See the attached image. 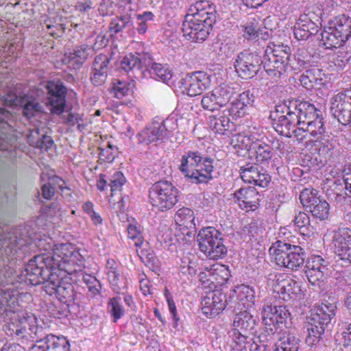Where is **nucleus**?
I'll return each mask as SVG.
<instances>
[{
  "mask_svg": "<svg viewBox=\"0 0 351 351\" xmlns=\"http://www.w3.org/2000/svg\"><path fill=\"white\" fill-rule=\"evenodd\" d=\"M82 267L83 258L79 252L71 244L60 243L53 253L35 255L29 261L23 269V281L31 285L43 284L48 295H56L61 279L56 271L72 275L82 271Z\"/></svg>",
  "mask_w": 351,
  "mask_h": 351,
  "instance_id": "obj_1",
  "label": "nucleus"
},
{
  "mask_svg": "<svg viewBox=\"0 0 351 351\" xmlns=\"http://www.w3.org/2000/svg\"><path fill=\"white\" fill-rule=\"evenodd\" d=\"M311 104L299 99L285 100L275 106L269 118L275 130L286 137H291V131L297 126L299 116H302Z\"/></svg>",
  "mask_w": 351,
  "mask_h": 351,
  "instance_id": "obj_2",
  "label": "nucleus"
},
{
  "mask_svg": "<svg viewBox=\"0 0 351 351\" xmlns=\"http://www.w3.org/2000/svg\"><path fill=\"white\" fill-rule=\"evenodd\" d=\"M337 306L335 304L328 302H323L311 311L309 317H307L308 336L306 343L310 346H314L319 343L325 330L335 319Z\"/></svg>",
  "mask_w": 351,
  "mask_h": 351,
  "instance_id": "obj_3",
  "label": "nucleus"
},
{
  "mask_svg": "<svg viewBox=\"0 0 351 351\" xmlns=\"http://www.w3.org/2000/svg\"><path fill=\"white\" fill-rule=\"evenodd\" d=\"M291 47L288 45L269 43L263 56V67L272 78L279 79L285 75L290 69Z\"/></svg>",
  "mask_w": 351,
  "mask_h": 351,
  "instance_id": "obj_4",
  "label": "nucleus"
},
{
  "mask_svg": "<svg viewBox=\"0 0 351 351\" xmlns=\"http://www.w3.org/2000/svg\"><path fill=\"white\" fill-rule=\"evenodd\" d=\"M197 241L200 251L210 259L221 258L227 254L223 234L214 227L201 229L197 235Z\"/></svg>",
  "mask_w": 351,
  "mask_h": 351,
  "instance_id": "obj_5",
  "label": "nucleus"
},
{
  "mask_svg": "<svg viewBox=\"0 0 351 351\" xmlns=\"http://www.w3.org/2000/svg\"><path fill=\"white\" fill-rule=\"evenodd\" d=\"M298 122L297 126L291 131V136H294L298 141H303L307 133L315 136L325 132L322 112L313 104H311L302 116H299Z\"/></svg>",
  "mask_w": 351,
  "mask_h": 351,
  "instance_id": "obj_6",
  "label": "nucleus"
},
{
  "mask_svg": "<svg viewBox=\"0 0 351 351\" xmlns=\"http://www.w3.org/2000/svg\"><path fill=\"white\" fill-rule=\"evenodd\" d=\"M178 189L171 182L160 180L155 182L149 189V202L158 210L167 211L178 202Z\"/></svg>",
  "mask_w": 351,
  "mask_h": 351,
  "instance_id": "obj_7",
  "label": "nucleus"
},
{
  "mask_svg": "<svg viewBox=\"0 0 351 351\" xmlns=\"http://www.w3.org/2000/svg\"><path fill=\"white\" fill-rule=\"evenodd\" d=\"M215 23L213 16L206 20L200 19L199 15L186 14L182 24L183 35L191 41L202 42L208 37Z\"/></svg>",
  "mask_w": 351,
  "mask_h": 351,
  "instance_id": "obj_8",
  "label": "nucleus"
},
{
  "mask_svg": "<svg viewBox=\"0 0 351 351\" xmlns=\"http://www.w3.org/2000/svg\"><path fill=\"white\" fill-rule=\"evenodd\" d=\"M302 205L308 209L313 217L320 221L326 219L330 213L329 204L322 197L318 191L313 188L304 189L300 195Z\"/></svg>",
  "mask_w": 351,
  "mask_h": 351,
  "instance_id": "obj_9",
  "label": "nucleus"
},
{
  "mask_svg": "<svg viewBox=\"0 0 351 351\" xmlns=\"http://www.w3.org/2000/svg\"><path fill=\"white\" fill-rule=\"evenodd\" d=\"M262 64L263 60L257 53L243 51L237 55L234 67L241 78L251 79L258 73Z\"/></svg>",
  "mask_w": 351,
  "mask_h": 351,
  "instance_id": "obj_10",
  "label": "nucleus"
},
{
  "mask_svg": "<svg viewBox=\"0 0 351 351\" xmlns=\"http://www.w3.org/2000/svg\"><path fill=\"white\" fill-rule=\"evenodd\" d=\"M305 274L311 285L322 288L328 276V262L319 255L311 256L306 261Z\"/></svg>",
  "mask_w": 351,
  "mask_h": 351,
  "instance_id": "obj_11",
  "label": "nucleus"
},
{
  "mask_svg": "<svg viewBox=\"0 0 351 351\" xmlns=\"http://www.w3.org/2000/svg\"><path fill=\"white\" fill-rule=\"evenodd\" d=\"M232 303L229 302V297L227 298L221 290H215L208 292L202 299V310L207 317H213L219 314L226 306L235 311L236 306H233Z\"/></svg>",
  "mask_w": 351,
  "mask_h": 351,
  "instance_id": "obj_12",
  "label": "nucleus"
},
{
  "mask_svg": "<svg viewBox=\"0 0 351 351\" xmlns=\"http://www.w3.org/2000/svg\"><path fill=\"white\" fill-rule=\"evenodd\" d=\"M330 112L333 117L343 125L351 121V92L342 91L331 99Z\"/></svg>",
  "mask_w": 351,
  "mask_h": 351,
  "instance_id": "obj_13",
  "label": "nucleus"
},
{
  "mask_svg": "<svg viewBox=\"0 0 351 351\" xmlns=\"http://www.w3.org/2000/svg\"><path fill=\"white\" fill-rule=\"evenodd\" d=\"M47 93V105L52 114H60L66 103V89L62 83L48 82L45 86Z\"/></svg>",
  "mask_w": 351,
  "mask_h": 351,
  "instance_id": "obj_14",
  "label": "nucleus"
},
{
  "mask_svg": "<svg viewBox=\"0 0 351 351\" xmlns=\"http://www.w3.org/2000/svg\"><path fill=\"white\" fill-rule=\"evenodd\" d=\"M40 179L42 184L40 191H38L37 193L41 202H44V200L50 201L53 199L56 195L55 186H58L62 197H64V191L65 189L70 190L69 186H64L65 181L58 176L42 173Z\"/></svg>",
  "mask_w": 351,
  "mask_h": 351,
  "instance_id": "obj_15",
  "label": "nucleus"
},
{
  "mask_svg": "<svg viewBox=\"0 0 351 351\" xmlns=\"http://www.w3.org/2000/svg\"><path fill=\"white\" fill-rule=\"evenodd\" d=\"M182 93L190 97L200 95L203 90L209 87V76L203 71L195 72L187 75L180 81Z\"/></svg>",
  "mask_w": 351,
  "mask_h": 351,
  "instance_id": "obj_16",
  "label": "nucleus"
},
{
  "mask_svg": "<svg viewBox=\"0 0 351 351\" xmlns=\"http://www.w3.org/2000/svg\"><path fill=\"white\" fill-rule=\"evenodd\" d=\"M240 176L247 183L261 187H266L271 181L267 171L257 164L247 163L240 167Z\"/></svg>",
  "mask_w": 351,
  "mask_h": 351,
  "instance_id": "obj_17",
  "label": "nucleus"
},
{
  "mask_svg": "<svg viewBox=\"0 0 351 351\" xmlns=\"http://www.w3.org/2000/svg\"><path fill=\"white\" fill-rule=\"evenodd\" d=\"M56 214L51 212V210H45L44 206L42 205L40 209V215L38 217L37 222L28 221L25 228H23V247H29L31 251H34L36 247V228L38 226H43L45 223L43 220L52 219Z\"/></svg>",
  "mask_w": 351,
  "mask_h": 351,
  "instance_id": "obj_18",
  "label": "nucleus"
},
{
  "mask_svg": "<svg viewBox=\"0 0 351 351\" xmlns=\"http://www.w3.org/2000/svg\"><path fill=\"white\" fill-rule=\"evenodd\" d=\"M28 351H70V344L66 337L50 334L31 345Z\"/></svg>",
  "mask_w": 351,
  "mask_h": 351,
  "instance_id": "obj_19",
  "label": "nucleus"
},
{
  "mask_svg": "<svg viewBox=\"0 0 351 351\" xmlns=\"http://www.w3.org/2000/svg\"><path fill=\"white\" fill-rule=\"evenodd\" d=\"M250 136H239L238 137V141L245 144L241 147V149L249 151L252 156L255 157L256 162L263 163L269 161L272 156L269 145L262 141L250 143Z\"/></svg>",
  "mask_w": 351,
  "mask_h": 351,
  "instance_id": "obj_20",
  "label": "nucleus"
},
{
  "mask_svg": "<svg viewBox=\"0 0 351 351\" xmlns=\"http://www.w3.org/2000/svg\"><path fill=\"white\" fill-rule=\"evenodd\" d=\"M332 242L335 253L342 260L351 263V232L349 228H339L334 232Z\"/></svg>",
  "mask_w": 351,
  "mask_h": 351,
  "instance_id": "obj_21",
  "label": "nucleus"
},
{
  "mask_svg": "<svg viewBox=\"0 0 351 351\" xmlns=\"http://www.w3.org/2000/svg\"><path fill=\"white\" fill-rule=\"evenodd\" d=\"M202 161H197L188 178L195 184H206L213 179L214 160L209 157H202Z\"/></svg>",
  "mask_w": 351,
  "mask_h": 351,
  "instance_id": "obj_22",
  "label": "nucleus"
},
{
  "mask_svg": "<svg viewBox=\"0 0 351 351\" xmlns=\"http://www.w3.org/2000/svg\"><path fill=\"white\" fill-rule=\"evenodd\" d=\"M94 54V47L86 44L75 47L72 51L65 53L62 61L74 69H80L87 59Z\"/></svg>",
  "mask_w": 351,
  "mask_h": 351,
  "instance_id": "obj_23",
  "label": "nucleus"
},
{
  "mask_svg": "<svg viewBox=\"0 0 351 351\" xmlns=\"http://www.w3.org/2000/svg\"><path fill=\"white\" fill-rule=\"evenodd\" d=\"M254 294V290L250 286L239 285L230 290L229 302H233L232 304L236 306V310H242L247 308L245 302H253Z\"/></svg>",
  "mask_w": 351,
  "mask_h": 351,
  "instance_id": "obj_24",
  "label": "nucleus"
},
{
  "mask_svg": "<svg viewBox=\"0 0 351 351\" xmlns=\"http://www.w3.org/2000/svg\"><path fill=\"white\" fill-rule=\"evenodd\" d=\"M110 59L104 54L97 55L94 60L90 81L95 86H101L106 80Z\"/></svg>",
  "mask_w": 351,
  "mask_h": 351,
  "instance_id": "obj_25",
  "label": "nucleus"
},
{
  "mask_svg": "<svg viewBox=\"0 0 351 351\" xmlns=\"http://www.w3.org/2000/svg\"><path fill=\"white\" fill-rule=\"evenodd\" d=\"M318 31L319 26L307 14H302L294 25L293 34L298 40H306Z\"/></svg>",
  "mask_w": 351,
  "mask_h": 351,
  "instance_id": "obj_26",
  "label": "nucleus"
},
{
  "mask_svg": "<svg viewBox=\"0 0 351 351\" xmlns=\"http://www.w3.org/2000/svg\"><path fill=\"white\" fill-rule=\"evenodd\" d=\"M274 290L285 301L295 300L301 295L300 286L291 278L278 282L274 285Z\"/></svg>",
  "mask_w": 351,
  "mask_h": 351,
  "instance_id": "obj_27",
  "label": "nucleus"
},
{
  "mask_svg": "<svg viewBox=\"0 0 351 351\" xmlns=\"http://www.w3.org/2000/svg\"><path fill=\"white\" fill-rule=\"evenodd\" d=\"M167 130L160 122L154 121L149 126L138 134L139 141L147 145L158 140H162L167 135Z\"/></svg>",
  "mask_w": 351,
  "mask_h": 351,
  "instance_id": "obj_28",
  "label": "nucleus"
},
{
  "mask_svg": "<svg viewBox=\"0 0 351 351\" xmlns=\"http://www.w3.org/2000/svg\"><path fill=\"white\" fill-rule=\"evenodd\" d=\"M234 195L240 206L243 204L246 208L255 210L258 206L260 195L254 187L241 188Z\"/></svg>",
  "mask_w": 351,
  "mask_h": 351,
  "instance_id": "obj_29",
  "label": "nucleus"
},
{
  "mask_svg": "<svg viewBox=\"0 0 351 351\" xmlns=\"http://www.w3.org/2000/svg\"><path fill=\"white\" fill-rule=\"evenodd\" d=\"M27 141L30 146L45 151L48 150L53 144L51 137L47 136L45 131L41 132L37 127L29 130Z\"/></svg>",
  "mask_w": 351,
  "mask_h": 351,
  "instance_id": "obj_30",
  "label": "nucleus"
},
{
  "mask_svg": "<svg viewBox=\"0 0 351 351\" xmlns=\"http://www.w3.org/2000/svg\"><path fill=\"white\" fill-rule=\"evenodd\" d=\"M75 285L68 282L66 278H61L56 298L63 303L74 304L78 300L79 293L76 291Z\"/></svg>",
  "mask_w": 351,
  "mask_h": 351,
  "instance_id": "obj_31",
  "label": "nucleus"
},
{
  "mask_svg": "<svg viewBox=\"0 0 351 351\" xmlns=\"http://www.w3.org/2000/svg\"><path fill=\"white\" fill-rule=\"evenodd\" d=\"M147 66L145 58L139 53H129L125 55L121 61V67L127 73H131L135 76L136 73H141L143 66Z\"/></svg>",
  "mask_w": 351,
  "mask_h": 351,
  "instance_id": "obj_32",
  "label": "nucleus"
},
{
  "mask_svg": "<svg viewBox=\"0 0 351 351\" xmlns=\"http://www.w3.org/2000/svg\"><path fill=\"white\" fill-rule=\"evenodd\" d=\"M332 31L339 34L346 41L351 36V18L346 14H341L330 20L328 23Z\"/></svg>",
  "mask_w": 351,
  "mask_h": 351,
  "instance_id": "obj_33",
  "label": "nucleus"
},
{
  "mask_svg": "<svg viewBox=\"0 0 351 351\" xmlns=\"http://www.w3.org/2000/svg\"><path fill=\"white\" fill-rule=\"evenodd\" d=\"M189 12L190 13L187 14L189 15H199L200 19L206 20L211 19V16H213V21H216L215 8L208 1L200 0L197 1L191 6Z\"/></svg>",
  "mask_w": 351,
  "mask_h": 351,
  "instance_id": "obj_34",
  "label": "nucleus"
},
{
  "mask_svg": "<svg viewBox=\"0 0 351 351\" xmlns=\"http://www.w3.org/2000/svg\"><path fill=\"white\" fill-rule=\"evenodd\" d=\"M289 243H287L282 241H277L274 243L271 247L269 248L270 254H272L274 256L275 261L277 265L284 267L287 261L290 251L292 250V246Z\"/></svg>",
  "mask_w": 351,
  "mask_h": 351,
  "instance_id": "obj_35",
  "label": "nucleus"
},
{
  "mask_svg": "<svg viewBox=\"0 0 351 351\" xmlns=\"http://www.w3.org/2000/svg\"><path fill=\"white\" fill-rule=\"evenodd\" d=\"M324 73L317 67H313L306 69L300 76V83L302 86L307 89H312L315 86L323 84V77Z\"/></svg>",
  "mask_w": 351,
  "mask_h": 351,
  "instance_id": "obj_36",
  "label": "nucleus"
},
{
  "mask_svg": "<svg viewBox=\"0 0 351 351\" xmlns=\"http://www.w3.org/2000/svg\"><path fill=\"white\" fill-rule=\"evenodd\" d=\"M233 326L240 333L251 331L256 326V319L247 311L241 310L235 315Z\"/></svg>",
  "mask_w": 351,
  "mask_h": 351,
  "instance_id": "obj_37",
  "label": "nucleus"
},
{
  "mask_svg": "<svg viewBox=\"0 0 351 351\" xmlns=\"http://www.w3.org/2000/svg\"><path fill=\"white\" fill-rule=\"evenodd\" d=\"M201 160V153L197 151H189L182 156L178 169L186 178H188L190 173L193 172V169L197 162L202 161Z\"/></svg>",
  "mask_w": 351,
  "mask_h": 351,
  "instance_id": "obj_38",
  "label": "nucleus"
},
{
  "mask_svg": "<svg viewBox=\"0 0 351 351\" xmlns=\"http://www.w3.org/2000/svg\"><path fill=\"white\" fill-rule=\"evenodd\" d=\"M320 41L327 49L339 47L346 42L339 34H336V31H332L328 24L321 33Z\"/></svg>",
  "mask_w": 351,
  "mask_h": 351,
  "instance_id": "obj_39",
  "label": "nucleus"
},
{
  "mask_svg": "<svg viewBox=\"0 0 351 351\" xmlns=\"http://www.w3.org/2000/svg\"><path fill=\"white\" fill-rule=\"evenodd\" d=\"M348 193L346 189V185L343 180H336L330 185L326 191V195L328 199L337 203H341L345 200L346 196H348Z\"/></svg>",
  "mask_w": 351,
  "mask_h": 351,
  "instance_id": "obj_40",
  "label": "nucleus"
},
{
  "mask_svg": "<svg viewBox=\"0 0 351 351\" xmlns=\"http://www.w3.org/2000/svg\"><path fill=\"white\" fill-rule=\"evenodd\" d=\"M292 250L290 251L285 267L296 270L298 268L303 265L305 258V252L303 248L299 245H293Z\"/></svg>",
  "mask_w": 351,
  "mask_h": 351,
  "instance_id": "obj_41",
  "label": "nucleus"
},
{
  "mask_svg": "<svg viewBox=\"0 0 351 351\" xmlns=\"http://www.w3.org/2000/svg\"><path fill=\"white\" fill-rule=\"evenodd\" d=\"M194 221V213L189 208L183 207L180 208L175 215L176 224L187 229L195 228Z\"/></svg>",
  "mask_w": 351,
  "mask_h": 351,
  "instance_id": "obj_42",
  "label": "nucleus"
},
{
  "mask_svg": "<svg viewBox=\"0 0 351 351\" xmlns=\"http://www.w3.org/2000/svg\"><path fill=\"white\" fill-rule=\"evenodd\" d=\"M146 67L151 77L154 79L160 80L163 82H167L172 78L173 73L171 71L168 67L161 64L155 62L152 63L151 65L147 64V66Z\"/></svg>",
  "mask_w": 351,
  "mask_h": 351,
  "instance_id": "obj_43",
  "label": "nucleus"
},
{
  "mask_svg": "<svg viewBox=\"0 0 351 351\" xmlns=\"http://www.w3.org/2000/svg\"><path fill=\"white\" fill-rule=\"evenodd\" d=\"M291 70H301L302 69H306L310 66V56L305 49H298L296 53L294 55V60L289 61Z\"/></svg>",
  "mask_w": 351,
  "mask_h": 351,
  "instance_id": "obj_44",
  "label": "nucleus"
},
{
  "mask_svg": "<svg viewBox=\"0 0 351 351\" xmlns=\"http://www.w3.org/2000/svg\"><path fill=\"white\" fill-rule=\"evenodd\" d=\"M276 315L274 317V322L272 324V326L270 328H267V330H269V335H274L276 330V324H285L287 325V321H291V313L285 306H277L276 307Z\"/></svg>",
  "mask_w": 351,
  "mask_h": 351,
  "instance_id": "obj_45",
  "label": "nucleus"
},
{
  "mask_svg": "<svg viewBox=\"0 0 351 351\" xmlns=\"http://www.w3.org/2000/svg\"><path fill=\"white\" fill-rule=\"evenodd\" d=\"M213 92L221 107L226 105L235 93L234 88L226 84H221L216 87L213 90Z\"/></svg>",
  "mask_w": 351,
  "mask_h": 351,
  "instance_id": "obj_46",
  "label": "nucleus"
},
{
  "mask_svg": "<svg viewBox=\"0 0 351 351\" xmlns=\"http://www.w3.org/2000/svg\"><path fill=\"white\" fill-rule=\"evenodd\" d=\"M209 125L216 132L224 134L225 132L230 128V121L228 117L225 115L209 117Z\"/></svg>",
  "mask_w": 351,
  "mask_h": 351,
  "instance_id": "obj_47",
  "label": "nucleus"
},
{
  "mask_svg": "<svg viewBox=\"0 0 351 351\" xmlns=\"http://www.w3.org/2000/svg\"><path fill=\"white\" fill-rule=\"evenodd\" d=\"M141 261L152 270L159 268L160 261L156 256L153 250L151 249H141L140 252L137 251Z\"/></svg>",
  "mask_w": 351,
  "mask_h": 351,
  "instance_id": "obj_48",
  "label": "nucleus"
},
{
  "mask_svg": "<svg viewBox=\"0 0 351 351\" xmlns=\"http://www.w3.org/2000/svg\"><path fill=\"white\" fill-rule=\"evenodd\" d=\"M132 25L130 16L128 15L121 16L113 19L109 25L110 32L117 34L124 28L130 27Z\"/></svg>",
  "mask_w": 351,
  "mask_h": 351,
  "instance_id": "obj_49",
  "label": "nucleus"
},
{
  "mask_svg": "<svg viewBox=\"0 0 351 351\" xmlns=\"http://www.w3.org/2000/svg\"><path fill=\"white\" fill-rule=\"evenodd\" d=\"M213 276H215V280H218L219 283H226L231 277L230 271L226 265H213Z\"/></svg>",
  "mask_w": 351,
  "mask_h": 351,
  "instance_id": "obj_50",
  "label": "nucleus"
},
{
  "mask_svg": "<svg viewBox=\"0 0 351 351\" xmlns=\"http://www.w3.org/2000/svg\"><path fill=\"white\" fill-rule=\"evenodd\" d=\"M109 305L111 306L110 314L113 317V321L116 322L122 317L125 313L124 308L121 304L120 297H115L110 300Z\"/></svg>",
  "mask_w": 351,
  "mask_h": 351,
  "instance_id": "obj_51",
  "label": "nucleus"
},
{
  "mask_svg": "<svg viewBox=\"0 0 351 351\" xmlns=\"http://www.w3.org/2000/svg\"><path fill=\"white\" fill-rule=\"evenodd\" d=\"M108 279L111 285L113 290L117 293H120L122 289L125 288V285H121V280H123L120 271L117 269L106 271Z\"/></svg>",
  "mask_w": 351,
  "mask_h": 351,
  "instance_id": "obj_52",
  "label": "nucleus"
},
{
  "mask_svg": "<svg viewBox=\"0 0 351 351\" xmlns=\"http://www.w3.org/2000/svg\"><path fill=\"white\" fill-rule=\"evenodd\" d=\"M276 305H272L271 303L269 302H265L263 306V320L265 324L268 326L269 328L272 326L274 317L276 315Z\"/></svg>",
  "mask_w": 351,
  "mask_h": 351,
  "instance_id": "obj_53",
  "label": "nucleus"
},
{
  "mask_svg": "<svg viewBox=\"0 0 351 351\" xmlns=\"http://www.w3.org/2000/svg\"><path fill=\"white\" fill-rule=\"evenodd\" d=\"M201 102L205 110L210 111L218 110L221 107L213 90L204 95Z\"/></svg>",
  "mask_w": 351,
  "mask_h": 351,
  "instance_id": "obj_54",
  "label": "nucleus"
},
{
  "mask_svg": "<svg viewBox=\"0 0 351 351\" xmlns=\"http://www.w3.org/2000/svg\"><path fill=\"white\" fill-rule=\"evenodd\" d=\"M228 113L233 119H236L245 116L247 113V109L239 100L236 98L231 102L228 108Z\"/></svg>",
  "mask_w": 351,
  "mask_h": 351,
  "instance_id": "obj_55",
  "label": "nucleus"
},
{
  "mask_svg": "<svg viewBox=\"0 0 351 351\" xmlns=\"http://www.w3.org/2000/svg\"><path fill=\"white\" fill-rule=\"evenodd\" d=\"M112 88L114 97L118 99L123 98L129 95L132 91L130 88V84L120 80H117V82L113 84Z\"/></svg>",
  "mask_w": 351,
  "mask_h": 351,
  "instance_id": "obj_56",
  "label": "nucleus"
},
{
  "mask_svg": "<svg viewBox=\"0 0 351 351\" xmlns=\"http://www.w3.org/2000/svg\"><path fill=\"white\" fill-rule=\"evenodd\" d=\"M293 222L295 227L304 231L307 230L311 225L310 217L306 213L302 211H299L295 213Z\"/></svg>",
  "mask_w": 351,
  "mask_h": 351,
  "instance_id": "obj_57",
  "label": "nucleus"
},
{
  "mask_svg": "<svg viewBox=\"0 0 351 351\" xmlns=\"http://www.w3.org/2000/svg\"><path fill=\"white\" fill-rule=\"evenodd\" d=\"M40 109V105L36 100L25 101L23 95V117L34 116V113L39 112Z\"/></svg>",
  "mask_w": 351,
  "mask_h": 351,
  "instance_id": "obj_58",
  "label": "nucleus"
},
{
  "mask_svg": "<svg viewBox=\"0 0 351 351\" xmlns=\"http://www.w3.org/2000/svg\"><path fill=\"white\" fill-rule=\"evenodd\" d=\"M125 182L123 174L120 171H116L110 180L109 186L112 193L119 191Z\"/></svg>",
  "mask_w": 351,
  "mask_h": 351,
  "instance_id": "obj_59",
  "label": "nucleus"
},
{
  "mask_svg": "<svg viewBox=\"0 0 351 351\" xmlns=\"http://www.w3.org/2000/svg\"><path fill=\"white\" fill-rule=\"evenodd\" d=\"M300 340L292 334H288L287 336L283 337L280 343L278 344L283 346L284 347L290 348L291 350L298 351Z\"/></svg>",
  "mask_w": 351,
  "mask_h": 351,
  "instance_id": "obj_60",
  "label": "nucleus"
},
{
  "mask_svg": "<svg viewBox=\"0 0 351 351\" xmlns=\"http://www.w3.org/2000/svg\"><path fill=\"white\" fill-rule=\"evenodd\" d=\"M237 98L246 109L252 106L255 100V96L250 90H245L239 94Z\"/></svg>",
  "mask_w": 351,
  "mask_h": 351,
  "instance_id": "obj_61",
  "label": "nucleus"
},
{
  "mask_svg": "<svg viewBox=\"0 0 351 351\" xmlns=\"http://www.w3.org/2000/svg\"><path fill=\"white\" fill-rule=\"evenodd\" d=\"M258 29L257 23H249L245 27L244 36L247 39H256Z\"/></svg>",
  "mask_w": 351,
  "mask_h": 351,
  "instance_id": "obj_62",
  "label": "nucleus"
},
{
  "mask_svg": "<svg viewBox=\"0 0 351 351\" xmlns=\"http://www.w3.org/2000/svg\"><path fill=\"white\" fill-rule=\"evenodd\" d=\"M165 296L168 304L169 311L171 313L173 319L177 321L178 318L177 317L176 306L171 294L167 288L165 289Z\"/></svg>",
  "mask_w": 351,
  "mask_h": 351,
  "instance_id": "obj_63",
  "label": "nucleus"
},
{
  "mask_svg": "<svg viewBox=\"0 0 351 351\" xmlns=\"http://www.w3.org/2000/svg\"><path fill=\"white\" fill-rule=\"evenodd\" d=\"M46 27V29L48 31L49 34L53 37L59 36L60 34L62 32V27L60 24L53 25L51 23H47V22L44 23L43 28Z\"/></svg>",
  "mask_w": 351,
  "mask_h": 351,
  "instance_id": "obj_64",
  "label": "nucleus"
}]
</instances>
